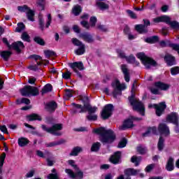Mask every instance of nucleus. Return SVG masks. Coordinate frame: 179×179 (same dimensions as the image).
<instances>
[{
    "instance_id": "obj_1",
    "label": "nucleus",
    "mask_w": 179,
    "mask_h": 179,
    "mask_svg": "<svg viewBox=\"0 0 179 179\" xmlns=\"http://www.w3.org/2000/svg\"><path fill=\"white\" fill-rule=\"evenodd\" d=\"M95 134L100 135V141L103 145H111L115 141L117 136L112 129H106L104 127L94 129Z\"/></svg>"
},
{
    "instance_id": "obj_2",
    "label": "nucleus",
    "mask_w": 179,
    "mask_h": 179,
    "mask_svg": "<svg viewBox=\"0 0 179 179\" xmlns=\"http://www.w3.org/2000/svg\"><path fill=\"white\" fill-rule=\"evenodd\" d=\"M136 87V81H134L131 87V95L128 97L130 105L132 106L134 111H138L141 115H145V106L143 103L135 96V89Z\"/></svg>"
},
{
    "instance_id": "obj_3",
    "label": "nucleus",
    "mask_w": 179,
    "mask_h": 179,
    "mask_svg": "<svg viewBox=\"0 0 179 179\" xmlns=\"http://www.w3.org/2000/svg\"><path fill=\"white\" fill-rule=\"evenodd\" d=\"M136 57L138 59L141 60L142 64H144L146 69H150V66H157V62H156L153 59L146 56L143 52L138 53Z\"/></svg>"
},
{
    "instance_id": "obj_4",
    "label": "nucleus",
    "mask_w": 179,
    "mask_h": 179,
    "mask_svg": "<svg viewBox=\"0 0 179 179\" xmlns=\"http://www.w3.org/2000/svg\"><path fill=\"white\" fill-rule=\"evenodd\" d=\"M111 86L113 88V97L115 99H117V96H121L122 94V90L127 89L125 84H121L117 80L113 81Z\"/></svg>"
},
{
    "instance_id": "obj_5",
    "label": "nucleus",
    "mask_w": 179,
    "mask_h": 179,
    "mask_svg": "<svg viewBox=\"0 0 179 179\" xmlns=\"http://www.w3.org/2000/svg\"><path fill=\"white\" fill-rule=\"evenodd\" d=\"M41 128L43 131L48 132V134H52V135H55V136H61L62 135L61 131H59L62 129V125L61 124H55L49 128L46 125L43 124Z\"/></svg>"
},
{
    "instance_id": "obj_6",
    "label": "nucleus",
    "mask_w": 179,
    "mask_h": 179,
    "mask_svg": "<svg viewBox=\"0 0 179 179\" xmlns=\"http://www.w3.org/2000/svg\"><path fill=\"white\" fill-rule=\"evenodd\" d=\"M22 96H38V89L31 85H26L20 90Z\"/></svg>"
},
{
    "instance_id": "obj_7",
    "label": "nucleus",
    "mask_w": 179,
    "mask_h": 179,
    "mask_svg": "<svg viewBox=\"0 0 179 179\" xmlns=\"http://www.w3.org/2000/svg\"><path fill=\"white\" fill-rule=\"evenodd\" d=\"M71 41L74 45L78 47V48L74 50L76 55H83V54L86 52V45L83 44L82 41L76 38H72Z\"/></svg>"
},
{
    "instance_id": "obj_8",
    "label": "nucleus",
    "mask_w": 179,
    "mask_h": 179,
    "mask_svg": "<svg viewBox=\"0 0 179 179\" xmlns=\"http://www.w3.org/2000/svg\"><path fill=\"white\" fill-rule=\"evenodd\" d=\"M72 106H74L75 108H80L79 113H86V110L88 111V114H94L97 111L96 106H92L90 104L85 103L84 106L82 107V105L76 104L75 103H72Z\"/></svg>"
},
{
    "instance_id": "obj_9",
    "label": "nucleus",
    "mask_w": 179,
    "mask_h": 179,
    "mask_svg": "<svg viewBox=\"0 0 179 179\" xmlns=\"http://www.w3.org/2000/svg\"><path fill=\"white\" fill-rule=\"evenodd\" d=\"M149 108H152L153 107L156 110V115L158 117H160L164 112V110H166L167 106H166V102H161L159 104H151L148 106Z\"/></svg>"
},
{
    "instance_id": "obj_10",
    "label": "nucleus",
    "mask_w": 179,
    "mask_h": 179,
    "mask_svg": "<svg viewBox=\"0 0 179 179\" xmlns=\"http://www.w3.org/2000/svg\"><path fill=\"white\" fill-rule=\"evenodd\" d=\"M134 121H142V118L131 116L128 120L124 122L123 125L120 127V129L124 131L128 128H132V127H134Z\"/></svg>"
},
{
    "instance_id": "obj_11",
    "label": "nucleus",
    "mask_w": 179,
    "mask_h": 179,
    "mask_svg": "<svg viewBox=\"0 0 179 179\" xmlns=\"http://www.w3.org/2000/svg\"><path fill=\"white\" fill-rule=\"evenodd\" d=\"M113 108L114 106L111 104H108L103 108L101 113V117L103 120H108L110 118V116L113 115Z\"/></svg>"
},
{
    "instance_id": "obj_12",
    "label": "nucleus",
    "mask_w": 179,
    "mask_h": 179,
    "mask_svg": "<svg viewBox=\"0 0 179 179\" xmlns=\"http://www.w3.org/2000/svg\"><path fill=\"white\" fill-rule=\"evenodd\" d=\"M158 131L160 135H163L164 136H169V135H170V129L168 127L167 124L164 123L159 124Z\"/></svg>"
},
{
    "instance_id": "obj_13",
    "label": "nucleus",
    "mask_w": 179,
    "mask_h": 179,
    "mask_svg": "<svg viewBox=\"0 0 179 179\" xmlns=\"http://www.w3.org/2000/svg\"><path fill=\"white\" fill-rule=\"evenodd\" d=\"M109 162L113 164H120L121 163V151H117L111 155Z\"/></svg>"
},
{
    "instance_id": "obj_14",
    "label": "nucleus",
    "mask_w": 179,
    "mask_h": 179,
    "mask_svg": "<svg viewBox=\"0 0 179 179\" xmlns=\"http://www.w3.org/2000/svg\"><path fill=\"white\" fill-rule=\"evenodd\" d=\"M23 48H24V45L22 41L14 42L11 44V50H14L16 52H22Z\"/></svg>"
},
{
    "instance_id": "obj_15",
    "label": "nucleus",
    "mask_w": 179,
    "mask_h": 179,
    "mask_svg": "<svg viewBox=\"0 0 179 179\" xmlns=\"http://www.w3.org/2000/svg\"><path fill=\"white\" fill-rule=\"evenodd\" d=\"M80 38L85 41V43H89L90 44H92V43H94V38H93V36L87 32L80 34Z\"/></svg>"
},
{
    "instance_id": "obj_16",
    "label": "nucleus",
    "mask_w": 179,
    "mask_h": 179,
    "mask_svg": "<svg viewBox=\"0 0 179 179\" xmlns=\"http://www.w3.org/2000/svg\"><path fill=\"white\" fill-rule=\"evenodd\" d=\"M166 121L171 122V124H176L178 122V114L177 113H172L167 115Z\"/></svg>"
},
{
    "instance_id": "obj_17",
    "label": "nucleus",
    "mask_w": 179,
    "mask_h": 179,
    "mask_svg": "<svg viewBox=\"0 0 179 179\" xmlns=\"http://www.w3.org/2000/svg\"><path fill=\"white\" fill-rule=\"evenodd\" d=\"M121 70L122 73L124 74V80H126V82H129L130 77H129V69H128V66L127 64H122Z\"/></svg>"
},
{
    "instance_id": "obj_18",
    "label": "nucleus",
    "mask_w": 179,
    "mask_h": 179,
    "mask_svg": "<svg viewBox=\"0 0 179 179\" xmlns=\"http://www.w3.org/2000/svg\"><path fill=\"white\" fill-rule=\"evenodd\" d=\"M68 174L71 178L82 179L83 178V173L82 171H78L76 173H73L72 170L68 169Z\"/></svg>"
},
{
    "instance_id": "obj_19",
    "label": "nucleus",
    "mask_w": 179,
    "mask_h": 179,
    "mask_svg": "<svg viewBox=\"0 0 179 179\" xmlns=\"http://www.w3.org/2000/svg\"><path fill=\"white\" fill-rule=\"evenodd\" d=\"M12 51L10 50H3L0 52V55L1 58H3V60L6 62L9 61V58L12 57Z\"/></svg>"
},
{
    "instance_id": "obj_20",
    "label": "nucleus",
    "mask_w": 179,
    "mask_h": 179,
    "mask_svg": "<svg viewBox=\"0 0 179 179\" xmlns=\"http://www.w3.org/2000/svg\"><path fill=\"white\" fill-rule=\"evenodd\" d=\"M165 61H166V64L169 66H171L173 65H176V58L171 55H166L164 57Z\"/></svg>"
},
{
    "instance_id": "obj_21",
    "label": "nucleus",
    "mask_w": 179,
    "mask_h": 179,
    "mask_svg": "<svg viewBox=\"0 0 179 179\" xmlns=\"http://www.w3.org/2000/svg\"><path fill=\"white\" fill-rule=\"evenodd\" d=\"M69 66H71L72 69H76L77 68L79 71H83V69H85V66H83V63L82 62L69 63Z\"/></svg>"
},
{
    "instance_id": "obj_22",
    "label": "nucleus",
    "mask_w": 179,
    "mask_h": 179,
    "mask_svg": "<svg viewBox=\"0 0 179 179\" xmlns=\"http://www.w3.org/2000/svg\"><path fill=\"white\" fill-rule=\"evenodd\" d=\"M62 143H65L64 139L59 140L57 141H52L50 143H45V145L46 148H54L55 146H58L59 145H62Z\"/></svg>"
},
{
    "instance_id": "obj_23",
    "label": "nucleus",
    "mask_w": 179,
    "mask_h": 179,
    "mask_svg": "<svg viewBox=\"0 0 179 179\" xmlns=\"http://www.w3.org/2000/svg\"><path fill=\"white\" fill-rule=\"evenodd\" d=\"M166 169L167 171H173L174 170V159L173 157H169L166 165Z\"/></svg>"
},
{
    "instance_id": "obj_24",
    "label": "nucleus",
    "mask_w": 179,
    "mask_h": 179,
    "mask_svg": "<svg viewBox=\"0 0 179 179\" xmlns=\"http://www.w3.org/2000/svg\"><path fill=\"white\" fill-rule=\"evenodd\" d=\"M140 170H136L134 169H125L124 173L127 177H130V176H136L138 173H139Z\"/></svg>"
},
{
    "instance_id": "obj_25",
    "label": "nucleus",
    "mask_w": 179,
    "mask_h": 179,
    "mask_svg": "<svg viewBox=\"0 0 179 179\" xmlns=\"http://www.w3.org/2000/svg\"><path fill=\"white\" fill-rule=\"evenodd\" d=\"M157 134V129L156 127H150L147 131L143 134V136H150V135H156Z\"/></svg>"
},
{
    "instance_id": "obj_26",
    "label": "nucleus",
    "mask_w": 179,
    "mask_h": 179,
    "mask_svg": "<svg viewBox=\"0 0 179 179\" xmlns=\"http://www.w3.org/2000/svg\"><path fill=\"white\" fill-rule=\"evenodd\" d=\"M57 103H55V101H51L45 105V110L50 112L55 111V109L57 108Z\"/></svg>"
},
{
    "instance_id": "obj_27",
    "label": "nucleus",
    "mask_w": 179,
    "mask_h": 179,
    "mask_svg": "<svg viewBox=\"0 0 179 179\" xmlns=\"http://www.w3.org/2000/svg\"><path fill=\"white\" fill-rule=\"evenodd\" d=\"M96 6L101 10H107L109 9L110 6L103 1H97L96 2Z\"/></svg>"
},
{
    "instance_id": "obj_28",
    "label": "nucleus",
    "mask_w": 179,
    "mask_h": 179,
    "mask_svg": "<svg viewBox=\"0 0 179 179\" xmlns=\"http://www.w3.org/2000/svg\"><path fill=\"white\" fill-rule=\"evenodd\" d=\"M153 21L155 22V23H160V22H164L165 23H167L169 21V17L167 15H163L155 18Z\"/></svg>"
},
{
    "instance_id": "obj_29",
    "label": "nucleus",
    "mask_w": 179,
    "mask_h": 179,
    "mask_svg": "<svg viewBox=\"0 0 179 179\" xmlns=\"http://www.w3.org/2000/svg\"><path fill=\"white\" fill-rule=\"evenodd\" d=\"M83 150V149L81 147H74L70 152L69 156H78Z\"/></svg>"
},
{
    "instance_id": "obj_30",
    "label": "nucleus",
    "mask_w": 179,
    "mask_h": 179,
    "mask_svg": "<svg viewBox=\"0 0 179 179\" xmlns=\"http://www.w3.org/2000/svg\"><path fill=\"white\" fill-rule=\"evenodd\" d=\"M135 29L140 34L148 33V28L143 24H137Z\"/></svg>"
},
{
    "instance_id": "obj_31",
    "label": "nucleus",
    "mask_w": 179,
    "mask_h": 179,
    "mask_svg": "<svg viewBox=\"0 0 179 179\" xmlns=\"http://www.w3.org/2000/svg\"><path fill=\"white\" fill-rule=\"evenodd\" d=\"M155 86L160 90H167L170 87V85L161 82L155 83Z\"/></svg>"
},
{
    "instance_id": "obj_32",
    "label": "nucleus",
    "mask_w": 179,
    "mask_h": 179,
    "mask_svg": "<svg viewBox=\"0 0 179 179\" xmlns=\"http://www.w3.org/2000/svg\"><path fill=\"white\" fill-rule=\"evenodd\" d=\"M126 61L128 64H133L136 65V66H139V62H136V60L135 59V57H134V55H130L129 57H126Z\"/></svg>"
},
{
    "instance_id": "obj_33",
    "label": "nucleus",
    "mask_w": 179,
    "mask_h": 179,
    "mask_svg": "<svg viewBox=\"0 0 179 179\" xmlns=\"http://www.w3.org/2000/svg\"><path fill=\"white\" fill-rule=\"evenodd\" d=\"M30 141H29V139L26 138H20L18 139V145L19 146H20L21 148H23V146H26V145H28V143H29Z\"/></svg>"
},
{
    "instance_id": "obj_34",
    "label": "nucleus",
    "mask_w": 179,
    "mask_h": 179,
    "mask_svg": "<svg viewBox=\"0 0 179 179\" xmlns=\"http://www.w3.org/2000/svg\"><path fill=\"white\" fill-rule=\"evenodd\" d=\"M52 85H51V84H47L42 89L41 93L42 94H45L46 93L52 92Z\"/></svg>"
},
{
    "instance_id": "obj_35",
    "label": "nucleus",
    "mask_w": 179,
    "mask_h": 179,
    "mask_svg": "<svg viewBox=\"0 0 179 179\" xmlns=\"http://www.w3.org/2000/svg\"><path fill=\"white\" fill-rule=\"evenodd\" d=\"M145 43H150V44H153L155 43H157L159 41V36H154L150 38H147L145 39Z\"/></svg>"
},
{
    "instance_id": "obj_36",
    "label": "nucleus",
    "mask_w": 179,
    "mask_h": 179,
    "mask_svg": "<svg viewBox=\"0 0 179 179\" xmlns=\"http://www.w3.org/2000/svg\"><path fill=\"white\" fill-rule=\"evenodd\" d=\"M27 118H28V121H34L36 120H37L38 121H41V116H40L36 113L28 115Z\"/></svg>"
},
{
    "instance_id": "obj_37",
    "label": "nucleus",
    "mask_w": 179,
    "mask_h": 179,
    "mask_svg": "<svg viewBox=\"0 0 179 179\" xmlns=\"http://www.w3.org/2000/svg\"><path fill=\"white\" fill-rule=\"evenodd\" d=\"M167 24H170L171 27L172 29H174L175 30H178L179 29V23L177 21H171L170 17H169V21L166 22Z\"/></svg>"
},
{
    "instance_id": "obj_38",
    "label": "nucleus",
    "mask_w": 179,
    "mask_h": 179,
    "mask_svg": "<svg viewBox=\"0 0 179 179\" xmlns=\"http://www.w3.org/2000/svg\"><path fill=\"white\" fill-rule=\"evenodd\" d=\"M81 12H82V7H80V6L77 5L73 8L72 13H73V15H75V16H78L80 15Z\"/></svg>"
},
{
    "instance_id": "obj_39",
    "label": "nucleus",
    "mask_w": 179,
    "mask_h": 179,
    "mask_svg": "<svg viewBox=\"0 0 179 179\" xmlns=\"http://www.w3.org/2000/svg\"><path fill=\"white\" fill-rule=\"evenodd\" d=\"M27 17L31 22H34V11L29 8L28 11H27Z\"/></svg>"
},
{
    "instance_id": "obj_40",
    "label": "nucleus",
    "mask_w": 179,
    "mask_h": 179,
    "mask_svg": "<svg viewBox=\"0 0 179 179\" xmlns=\"http://www.w3.org/2000/svg\"><path fill=\"white\" fill-rule=\"evenodd\" d=\"M36 155L39 157H51V154L50 152H46L44 155V153L40 150H36Z\"/></svg>"
},
{
    "instance_id": "obj_41",
    "label": "nucleus",
    "mask_w": 179,
    "mask_h": 179,
    "mask_svg": "<svg viewBox=\"0 0 179 179\" xmlns=\"http://www.w3.org/2000/svg\"><path fill=\"white\" fill-rule=\"evenodd\" d=\"M6 157V154L3 152L0 156V173H2V167L3 166V163H5V159Z\"/></svg>"
},
{
    "instance_id": "obj_42",
    "label": "nucleus",
    "mask_w": 179,
    "mask_h": 179,
    "mask_svg": "<svg viewBox=\"0 0 179 179\" xmlns=\"http://www.w3.org/2000/svg\"><path fill=\"white\" fill-rule=\"evenodd\" d=\"M141 160H142V158L141 157H136V156H133L131 159V163H134L135 166H139V163H141Z\"/></svg>"
},
{
    "instance_id": "obj_43",
    "label": "nucleus",
    "mask_w": 179,
    "mask_h": 179,
    "mask_svg": "<svg viewBox=\"0 0 179 179\" xmlns=\"http://www.w3.org/2000/svg\"><path fill=\"white\" fill-rule=\"evenodd\" d=\"M56 172H57V170H55V169H53L52 170V173H50L48 176V179H59V176H58V173H56Z\"/></svg>"
},
{
    "instance_id": "obj_44",
    "label": "nucleus",
    "mask_w": 179,
    "mask_h": 179,
    "mask_svg": "<svg viewBox=\"0 0 179 179\" xmlns=\"http://www.w3.org/2000/svg\"><path fill=\"white\" fill-rule=\"evenodd\" d=\"M45 5V1L44 0L36 1V6L38 8L39 10H44Z\"/></svg>"
},
{
    "instance_id": "obj_45",
    "label": "nucleus",
    "mask_w": 179,
    "mask_h": 179,
    "mask_svg": "<svg viewBox=\"0 0 179 179\" xmlns=\"http://www.w3.org/2000/svg\"><path fill=\"white\" fill-rule=\"evenodd\" d=\"M158 150L162 151L164 148V138L162 136L159 137L158 145H157Z\"/></svg>"
},
{
    "instance_id": "obj_46",
    "label": "nucleus",
    "mask_w": 179,
    "mask_h": 179,
    "mask_svg": "<svg viewBox=\"0 0 179 179\" xmlns=\"http://www.w3.org/2000/svg\"><path fill=\"white\" fill-rule=\"evenodd\" d=\"M24 29H26L24 24H23V22H20L17 24V27L15 29V31L20 33V31H23Z\"/></svg>"
},
{
    "instance_id": "obj_47",
    "label": "nucleus",
    "mask_w": 179,
    "mask_h": 179,
    "mask_svg": "<svg viewBox=\"0 0 179 179\" xmlns=\"http://www.w3.org/2000/svg\"><path fill=\"white\" fill-rule=\"evenodd\" d=\"M30 104V99L27 98H22L17 100V104Z\"/></svg>"
},
{
    "instance_id": "obj_48",
    "label": "nucleus",
    "mask_w": 179,
    "mask_h": 179,
    "mask_svg": "<svg viewBox=\"0 0 179 179\" xmlns=\"http://www.w3.org/2000/svg\"><path fill=\"white\" fill-rule=\"evenodd\" d=\"M100 146H101V144H100L99 142L94 143L91 148L92 152H98V150L100 149Z\"/></svg>"
},
{
    "instance_id": "obj_49",
    "label": "nucleus",
    "mask_w": 179,
    "mask_h": 179,
    "mask_svg": "<svg viewBox=\"0 0 179 179\" xmlns=\"http://www.w3.org/2000/svg\"><path fill=\"white\" fill-rule=\"evenodd\" d=\"M29 9L30 8H29V6H27V5L19 6L17 7V10H19V12H24L25 13H27Z\"/></svg>"
},
{
    "instance_id": "obj_50",
    "label": "nucleus",
    "mask_w": 179,
    "mask_h": 179,
    "mask_svg": "<svg viewBox=\"0 0 179 179\" xmlns=\"http://www.w3.org/2000/svg\"><path fill=\"white\" fill-rule=\"evenodd\" d=\"M44 54L46 58H50V57H55V52L52 50H45Z\"/></svg>"
},
{
    "instance_id": "obj_51",
    "label": "nucleus",
    "mask_w": 179,
    "mask_h": 179,
    "mask_svg": "<svg viewBox=\"0 0 179 179\" xmlns=\"http://www.w3.org/2000/svg\"><path fill=\"white\" fill-rule=\"evenodd\" d=\"M97 23V18L96 17H91L90 19V24L91 27H95Z\"/></svg>"
},
{
    "instance_id": "obj_52",
    "label": "nucleus",
    "mask_w": 179,
    "mask_h": 179,
    "mask_svg": "<svg viewBox=\"0 0 179 179\" xmlns=\"http://www.w3.org/2000/svg\"><path fill=\"white\" fill-rule=\"evenodd\" d=\"M127 146V140L125 138H122L118 143L117 148L120 149L122 148H125Z\"/></svg>"
},
{
    "instance_id": "obj_53",
    "label": "nucleus",
    "mask_w": 179,
    "mask_h": 179,
    "mask_svg": "<svg viewBox=\"0 0 179 179\" xmlns=\"http://www.w3.org/2000/svg\"><path fill=\"white\" fill-rule=\"evenodd\" d=\"M39 27L41 30H44V20L43 19V15L39 14Z\"/></svg>"
},
{
    "instance_id": "obj_54",
    "label": "nucleus",
    "mask_w": 179,
    "mask_h": 179,
    "mask_svg": "<svg viewBox=\"0 0 179 179\" xmlns=\"http://www.w3.org/2000/svg\"><path fill=\"white\" fill-rule=\"evenodd\" d=\"M87 119H88L89 121H96L97 120V115L94 113L88 114Z\"/></svg>"
},
{
    "instance_id": "obj_55",
    "label": "nucleus",
    "mask_w": 179,
    "mask_h": 179,
    "mask_svg": "<svg viewBox=\"0 0 179 179\" xmlns=\"http://www.w3.org/2000/svg\"><path fill=\"white\" fill-rule=\"evenodd\" d=\"M41 64H43L41 62H37L36 64L29 66V69H31V71H37V69H38V66L41 65Z\"/></svg>"
},
{
    "instance_id": "obj_56",
    "label": "nucleus",
    "mask_w": 179,
    "mask_h": 179,
    "mask_svg": "<svg viewBox=\"0 0 179 179\" xmlns=\"http://www.w3.org/2000/svg\"><path fill=\"white\" fill-rule=\"evenodd\" d=\"M96 27L97 29H99V30H101V31H104L105 33L108 31V29L107 28V27H106V25L97 24Z\"/></svg>"
},
{
    "instance_id": "obj_57",
    "label": "nucleus",
    "mask_w": 179,
    "mask_h": 179,
    "mask_svg": "<svg viewBox=\"0 0 179 179\" xmlns=\"http://www.w3.org/2000/svg\"><path fill=\"white\" fill-rule=\"evenodd\" d=\"M147 150L146 148H143L142 146L137 147V152L140 153V155H145Z\"/></svg>"
},
{
    "instance_id": "obj_58",
    "label": "nucleus",
    "mask_w": 179,
    "mask_h": 179,
    "mask_svg": "<svg viewBox=\"0 0 179 179\" xmlns=\"http://www.w3.org/2000/svg\"><path fill=\"white\" fill-rule=\"evenodd\" d=\"M21 38L24 41H30V36L28 35L27 32L22 33Z\"/></svg>"
},
{
    "instance_id": "obj_59",
    "label": "nucleus",
    "mask_w": 179,
    "mask_h": 179,
    "mask_svg": "<svg viewBox=\"0 0 179 179\" xmlns=\"http://www.w3.org/2000/svg\"><path fill=\"white\" fill-rule=\"evenodd\" d=\"M36 173V170L31 169L29 171L27 172V173L25 175L26 178H31Z\"/></svg>"
},
{
    "instance_id": "obj_60",
    "label": "nucleus",
    "mask_w": 179,
    "mask_h": 179,
    "mask_svg": "<svg viewBox=\"0 0 179 179\" xmlns=\"http://www.w3.org/2000/svg\"><path fill=\"white\" fill-rule=\"evenodd\" d=\"M171 75H178L179 73V67L176 66L171 69Z\"/></svg>"
},
{
    "instance_id": "obj_61",
    "label": "nucleus",
    "mask_w": 179,
    "mask_h": 179,
    "mask_svg": "<svg viewBox=\"0 0 179 179\" xmlns=\"http://www.w3.org/2000/svg\"><path fill=\"white\" fill-rule=\"evenodd\" d=\"M2 41H3V44H5L8 47V50H12V45H10L9 43V41H8V38H3Z\"/></svg>"
},
{
    "instance_id": "obj_62",
    "label": "nucleus",
    "mask_w": 179,
    "mask_h": 179,
    "mask_svg": "<svg viewBox=\"0 0 179 179\" xmlns=\"http://www.w3.org/2000/svg\"><path fill=\"white\" fill-rule=\"evenodd\" d=\"M127 13L130 17H131V19H136L137 17L136 14H135V13L131 10H127Z\"/></svg>"
},
{
    "instance_id": "obj_63",
    "label": "nucleus",
    "mask_w": 179,
    "mask_h": 179,
    "mask_svg": "<svg viewBox=\"0 0 179 179\" xmlns=\"http://www.w3.org/2000/svg\"><path fill=\"white\" fill-rule=\"evenodd\" d=\"M80 24L83 26V27H85V29H87V30H89L90 29V24H89V22L87 21H82L80 22Z\"/></svg>"
},
{
    "instance_id": "obj_64",
    "label": "nucleus",
    "mask_w": 179,
    "mask_h": 179,
    "mask_svg": "<svg viewBox=\"0 0 179 179\" xmlns=\"http://www.w3.org/2000/svg\"><path fill=\"white\" fill-rule=\"evenodd\" d=\"M34 41L41 45H44V40L41 39L40 37L34 38Z\"/></svg>"
}]
</instances>
